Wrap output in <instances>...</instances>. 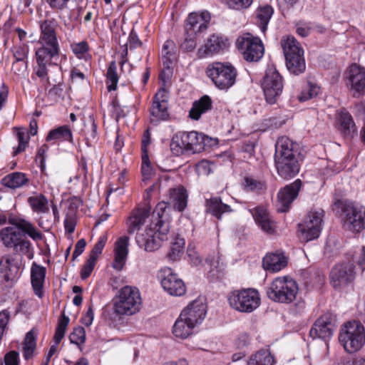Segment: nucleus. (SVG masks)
Returning <instances> with one entry per match:
<instances>
[{"label": "nucleus", "mask_w": 365, "mask_h": 365, "mask_svg": "<svg viewBox=\"0 0 365 365\" xmlns=\"http://www.w3.org/2000/svg\"><path fill=\"white\" fill-rule=\"evenodd\" d=\"M40 46L36 48L37 67L36 74L42 80H48L47 66L58 65L62 58L60 56L59 43L56 36V24L49 20L41 24Z\"/></svg>", "instance_id": "1"}, {"label": "nucleus", "mask_w": 365, "mask_h": 365, "mask_svg": "<svg viewBox=\"0 0 365 365\" xmlns=\"http://www.w3.org/2000/svg\"><path fill=\"white\" fill-rule=\"evenodd\" d=\"M167 204L165 202H159L153 212L152 218L145 229L138 232L135 237L137 245L147 252L157 250L161 242L166 239L170 230L165 210Z\"/></svg>", "instance_id": "2"}, {"label": "nucleus", "mask_w": 365, "mask_h": 365, "mask_svg": "<svg viewBox=\"0 0 365 365\" xmlns=\"http://www.w3.org/2000/svg\"><path fill=\"white\" fill-rule=\"evenodd\" d=\"M299 155L297 143L286 136H282L277 140L275 145L274 163L279 175L289 179L299 173Z\"/></svg>", "instance_id": "3"}, {"label": "nucleus", "mask_w": 365, "mask_h": 365, "mask_svg": "<svg viewBox=\"0 0 365 365\" xmlns=\"http://www.w3.org/2000/svg\"><path fill=\"white\" fill-rule=\"evenodd\" d=\"M299 292L297 282L290 277H276L267 290L268 298L275 302L290 304L294 302Z\"/></svg>", "instance_id": "4"}, {"label": "nucleus", "mask_w": 365, "mask_h": 365, "mask_svg": "<svg viewBox=\"0 0 365 365\" xmlns=\"http://www.w3.org/2000/svg\"><path fill=\"white\" fill-rule=\"evenodd\" d=\"M227 301L232 309L247 314L253 312L261 304L259 292L252 288L231 292L227 297Z\"/></svg>", "instance_id": "5"}, {"label": "nucleus", "mask_w": 365, "mask_h": 365, "mask_svg": "<svg viewBox=\"0 0 365 365\" xmlns=\"http://www.w3.org/2000/svg\"><path fill=\"white\" fill-rule=\"evenodd\" d=\"M339 341L348 353H354L360 350L365 344L364 326L356 321L346 323L340 331Z\"/></svg>", "instance_id": "6"}, {"label": "nucleus", "mask_w": 365, "mask_h": 365, "mask_svg": "<svg viewBox=\"0 0 365 365\" xmlns=\"http://www.w3.org/2000/svg\"><path fill=\"white\" fill-rule=\"evenodd\" d=\"M142 307V299L138 288L123 287L114 302V312L118 315L130 316L138 313Z\"/></svg>", "instance_id": "7"}, {"label": "nucleus", "mask_w": 365, "mask_h": 365, "mask_svg": "<svg viewBox=\"0 0 365 365\" xmlns=\"http://www.w3.org/2000/svg\"><path fill=\"white\" fill-rule=\"evenodd\" d=\"M206 74L220 90H227L236 81L237 71L230 63L214 62L207 66Z\"/></svg>", "instance_id": "8"}, {"label": "nucleus", "mask_w": 365, "mask_h": 365, "mask_svg": "<svg viewBox=\"0 0 365 365\" xmlns=\"http://www.w3.org/2000/svg\"><path fill=\"white\" fill-rule=\"evenodd\" d=\"M210 19V14L207 11L189 14L185 25L186 36L182 43L183 49L191 51L195 48L196 36L207 29Z\"/></svg>", "instance_id": "9"}, {"label": "nucleus", "mask_w": 365, "mask_h": 365, "mask_svg": "<svg viewBox=\"0 0 365 365\" xmlns=\"http://www.w3.org/2000/svg\"><path fill=\"white\" fill-rule=\"evenodd\" d=\"M173 154L179 155L185 151L198 153L204 149L203 138L195 131L175 134L170 143Z\"/></svg>", "instance_id": "10"}, {"label": "nucleus", "mask_w": 365, "mask_h": 365, "mask_svg": "<svg viewBox=\"0 0 365 365\" xmlns=\"http://www.w3.org/2000/svg\"><path fill=\"white\" fill-rule=\"evenodd\" d=\"M236 46L243 58L250 62L259 61L264 51L261 39L250 34L239 36L236 41Z\"/></svg>", "instance_id": "11"}, {"label": "nucleus", "mask_w": 365, "mask_h": 365, "mask_svg": "<svg viewBox=\"0 0 365 365\" xmlns=\"http://www.w3.org/2000/svg\"><path fill=\"white\" fill-rule=\"evenodd\" d=\"M262 88L267 103L274 104L283 90L282 77L274 66H269L262 82Z\"/></svg>", "instance_id": "12"}, {"label": "nucleus", "mask_w": 365, "mask_h": 365, "mask_svg": "<svg viewBox=\"0 0 365 365\" xmlns=\"http://www.w3.org/2000/svg\"><path fill=\"white\" fill-rule=\"evenodd\" d=\"M323 217V210H311L304 222L299 225L301 238L307 242L318 238L322 229Z\"/></svg>", "instance_id": "13"}, {"label": "nucleus", "mask_w": 365, "mask_h": 365, "mask_svg": "<svg viewBox=\"0 0 365 365\" xmlns=\"http://www.w3.org/2000/svg\"><path fill=\"white\" fill-rule=\"evenodd\" d=\"M365 210L352 204L342 207L341 220L344 229L351 232H360L364 227Z\"/></svg>", "instance_id": "14"}, {"label": "nucleus", "mask_w": 365, "mask_h": 365, "mask_svg": "<svg viewBox=\"0 0 365 365\" xmlns=\"http://www.w3.org/2000/svg\"><path fill=\"white\" fill-rule=\"evenodd\" d=\"M336 328V317L334 314L327 312L320 316L313 324L309 336L324 341L329 339Z\"/></svg>", "instance_id": "15"}, {"label": "nucleus", "mask_w": 365, "mask_h": 365, "mask_svg": "<svg viewBox=\"0 0 365 365\" xmlns=\"http://www.w3.org/2000/svg\"><path fill=\"white\" fill-rule=\"evenodd\" d=\"M163 289L172 296H182L186 292L184 282L169 267L162 268L158 274Z\"/></svg>", "instance_id": "16"}, {"label": "nucleus", "mask_w": 365, "mask_h": 365, "mask_svg": "<svg viewBox=\"0 0 365 365\" xmlns=\"http://www.w3.org/2000/svg\"><path fill=\"white\" fill-rule=\"evenodd\" d=\"M354 278V266L350 263L337 264L330 273L331 284L335 289L340 290L349 286Z\"/></svg>", "instance_id": "17"}, {"label": "nucleus", "mask_w": 365, "mask_h": 365, "mask_svg": "<svg viewBox=\"0 0 365 365\" xmlns=\"http://www.w3.org/2000/svg\"><path fill=\"white\" fill-rule=\"evenodd\" d=\"M348 82L350 91L354 98H360L365 94V68L356 63L349 66Z\"/></svg>", "instance_id": "18"}, {"label": "nucleus", "mask_w": 365, "mask_h": 365, "mask_svg": "<svg viewBox=\"0 0 365 365\" xmlns=\"http://www.w3.org/2000/svg\"><path fill=\"white\" fill-rule=\"evenodd\" d=\"M168 100V94L166 89L160 88L153 97V104L150 109L152 122L158 123L168 118L169 115Z\"/></svg>", "instance_id": "19"}, {"label": "nucleus", "mask_w": 365, "mask_h": 365, "mask_svg": "<svg viewBox=\"0 0 365 365\" xmlns=\"http://www.w3.org/2000/svg\"><path fill=\"white\" fill-rule=\"evenodd\" d=\"M206 306L200 299H195L185 307L180 315L186 319L190 324L196 327L202 323L206 315Z\"/></svg>", "instance_id": "20"}, {"label": "nucleus", "mask_w": 365, "mask_h": 365, "mask_svg": "<svg viewBox=\"0 0 365 365\" xmlns=\"http://www.w3.org/2000/svg\"><path fill=\"white\" fill-rule=\"evenodd\" d=\"M229 46L228 39L222 36L212 34L197 51L199 58H205L219 53Z\"/></svg>", "instance_id": "21"}, {"label": "nucleus", "mask_w": 365, "mask_h": 365, "mask_svg": "<svg viewBox=\"0 0 365 365\" xmlns=\"http://www.w3.org/2000/svg\"><path fill=\"white\" fill-rule=\"evenodd\" d=\"M301 187L302 181L298 179L279 190L277 195L279 212H284L288 210L291 203L297 197Z\"/></svg>", "instance_id": "22"}, {"label": "nucleus", "mask_w": 365, "mask_h": 365, "mask_svg": "<svg viewBox=\"0 0 365 365\" xmlns=\"http://www.w3.org/2000/svg\"><path fill=\"white\" fill-rule=\"evenodd\" d=\"M129 252V237L122 236L117 239L114 243L113 253L114 258L112 267L117 271H121L128 258Z\"/></svg>", "instance_id": "23"}, {"label": "nucleus", "mask_w": 365, "mask_h": 365, "mask_svg": "<svg viewBox=\"0 0 365 365\" xmlns=\"http://www.w3.org/2000/svg\"><path fill=\"white\" fill-rule=\"evenodd\" d=\"M20 265L14 257L11 255L4 256L0 261V272L6 282H14L19 273Z\"/></svg>", "instance_id": "24"}, {"label": "nucleus", "mask_w": 365, "mask_h": 365, "mask_svg": "<svg viewBox=\"0 0 365 365\" xmlns=\"http://www.w3.org/2000/svg\"><path fill=\"white\" fill-rule=\"evenodd\" d=\"M150 206H144L133 211L131 215L127 220V232L132 235L135 231L139 230L140 227L145 222L149 217Z\"/></svg>", "instance_id": "25"}, {"label": "nucleus", "mask_w": 365, "mask_h": 365, "mask_svg": "<svg viewBox=\"0 0 365 365\" xmlns=\"http://www.w3.org/2000/svg\"><path fill=\"white\" fill-rule=\"evenodd\" d=\"M251 212L256 222L262 230L267 233H272L275 230V222L264 207H257Z\"/></svg>", "instance_id": "26"}, {"label": "nucleus", "mask_w": 365, "mask_h": 365, "mask_svg": "<svg viewBox=\"0 0 365 365\" xmlns=\"http://www.w3.org/2000/svg\"><path fill=\"white\" fill-rule=\"evenodd\" d=\"M287 264L286 257L281 253L267 255L262 259L263 268L270 272H277Z\"/></svg>", "instance_id": "27"}, {"label": "nucleus", "mask_w": 365, "mask_h": 365, "mask_svg": "<svg viewBox=\"0 0 365 365\" xmlns=\"http://www.w3.org/2000/svg\"><path fill=\"white\" fill-rule=\"evenodd\" d=\"M336 120L339 125V130L344 136H353L356 128L351 114L344 108L336 113Z\"/></svg>", "instance_id": "28"}, {"label": "nucleus", "mask_w": 365, "mask_h": 365, "mask_svg": "<svg viewBox=\"0 0 365 365\" xmlns=\"http://www.w3.org/2000/svg\"><path fill=\"white\" fill-rule=\"evenodd\" d=\"M46 277V268L34 262L31 268V279L35 294L41 297Z\"/></svg>", "instance_id": "29"}, {"label": "nucleus", "mask_w": 365, "mask_h": 365, "mask_svg": "<svg viewBox=\"0 0 365 365\" xmlns=\"http://www.w3.org/2000/svg\"><path fill=\"white\" fill-rule=\"evenodd\" d=\"M195 327L186 319L179 315L173 326L172 333L176 338L185 339L192 334Z\"/></svg>", "instance_id": "30"}, {"label": "nucleus", "mask_w": 365, "mask_h": 365, "mask_svg": "<svg viewBox=\"0 0 365 365\" xmlns=\"http://www.w3.org/2000/svg\"><path fill=\"white\" fill-rule=\"evenodd\" d=\"M69 317L66 316L64 313L58 319V325L53 336L55 344L52 345L50 347L49 351L46 355L47 356L51 358L52 356L56 352L58 345L65 335V332L69 323Z\"/></svg>", "instance_id": "31"}, {"label": "nucleus", "mask_w": 365, "mask_h": 365, "mask_svg": "<svg viewBox=\"0 0 365 365\" xmlns=\"http://www.w3.org/2000/svg\"><path fill=\"white\" fill-rule=\"evenodd\" d=\"M212 108V100L207 96H202L200 100L195 101L189 112V116L192 120H197L202 114Z\"/></svg>", "instance_id": "32"}, {"label": "nucleus", "mask_w": 365, "mask_h": 365, "mask_svg": "<svg viewBox=\"0 0 365 365\" xmlns=\"http://www.w3.org/2000/svg\"><path fill=\"white\" fill-rule=\"evenodd\" d=\"M281 46L285 58L304 54L303 48L294 36H283L281 39Z\"/></svg>", "instance_id": "33"}, {"label": "nucleus", "mask_w": 365, "mask_h": 365, "mask_svg": "<svg viewBox=\"0 0 365 365\" xmlns=\"http://www.w3.org/2000/svg\"><path fill=\"white\" fill-rule=\"evenodd\" d=\"M21 238L19 229L16 227H6L0 231V240L6 247H13Z\"/></svg>", "instance_id": "34"}, {"label": "nucleus", "mask_w": 365, "mask_h": 365, "mask_svg": "<svg viewBox=\"0 0 365 365\" xmlns=\"http://www.w3.org/2000/svg\"><path fill=\"white\" fill-rule=\"evenodd\" d=\"M206 205L207 212L217 219H220L222 214L232 212L230 206L223 203L220 197H211L207 200Z\"/></svg>", "instance_id": "35"}, {"label": "nucleus", "mask_w": 365, "mask_h": 365, "mask_svg": "<svg viewBox=\"0 0 365 365\" xmlns=\"http://www.w3.org/2000/svg\"><path fill=\"white\" fill-rule=\"evenodd\" d=\"M32 211L37 214H46L49 212L48 201L43 194H35L27 199Z\"/></svg>", "instance_id": "36"}, {"label": "nucleus", "mask_w": 365, "mask_h": 365, "mask_svg": "<svg viewBox=\"0 0 365 365\" xmlns=\"http://www.w3.org/2000/svg\"><path fill=\"white\" fill-rule=\"evenodd\" d=\"M174 47V43L172 41H166L163 46L161 56L164 70L161 73V76L165 74L167 71H170L175 59Z\"/></svg>", "instance_id": "37"}, {"label": "nucleus", "mask_w": 365, "mask_h": 365, "mask_svg": "<svg viewBox=\"0 0 365 365\" xmlns=\"http://www.w3.org/2000/svg\"><path fill=\"white\" fill-rule=\"evenodd\" d=\"M286 66L289 71L294 75H299L305 71L306 63L304 54L285 58Z\"/></svg>", "instance_id": "38"}, {"label": "nucleus", "mask_w": 365, "mask_h": 365, "mask_svg": "<svg viewBox=\"0 0 365 365\" xmlns=\"http://www.w3.org/2000/svg\"><path fill=\"white\" fill-rule=\"evenodd\" d=\"M29 181L23 173L15 172L6 175L2 180V184L9 188L16 189L26 185Z\"/></svg>", "instance_id": "39"}, {"label": "nucleus", "mask_w": 365, "mask_h": 365, "mask_svg": "<svg viewBox=\"0 0 365 365\" xmlns=\"http://www.w3.org/2000/svg\"><path fill=\"white\" fill-rule=\"evenodd\" d=\"M274 358L269 351L262 349L252 354L247 365H274Z\"/></svg>", "instance_id": "40"}, {"label": "nucleus", "mask_w": 365, "mask_h": 365, "mask_svg": "<svg viewBox=\"0 0 365 365\" xmlns=\"http://www.w3.org/2000/svg\"><path fill=\"white\" fill-rule=\"evenodd\" d=\"M16 225L19 229V231H22L33 240L38 241L43 239L42 233L30 222L21 219L16 223Z\"/></svg>", "instance_id": "41"}, {"label": "nucleus", "mask_w": 365, "mask_h": 365, "mask_svg": "<svg viewBox=\"0 0 365 365\" xmlns=\"http://www.w3.org/2000/svg\"><path fill=\"white\" fill-rule=\"evenodd\" d=\"M272 14L273 9L269 5L261 6L257 10L256 16L262 33H264L267 31V24Z\"/></svg>", "instance_id": "42"}, {"label": "nucleus", "mask_w": 365, "mask_h": 365, "mask_svg": "<svg viewBox=\"0 0 365 365\" xmlns=\"http://www.w3.org/2000/svg\"><path fill=\"white\" fill-rule=\"evenodd\" d=\"M36 334L34 329L29 331L24 339L23 343L24 357L26 360L31 359L34 356V352L36 346Z\"/></svg>", "instance_id": "43"}, {"label": "nucleus", "mask_w": 365, "mask_h": 365, "mask_svg": "<svg viewBox=\"0 0 365 365\" xmlns=\"http://www.w3.org/2000/svg\"><path fill=\"white\" fill-rule=\"evenodd\" d=\"M170 195L175 208L179 211H182L185 208L187 205V194L186 190L183 187L171 190Z\"/></svg>", "instance_id": "44"}, {"label": "nucleus", "mask_w": 365, "mask_h": 365, "mask_svg": "<svg viewBox=\"0 0 365 365\" xmlns=\"http://www.w3.org/2000/svg\"><path fill=\"white\" fill-rule=\"evenodd\" d=\"M61 140L71 141L72 133L68 126H61L56 129L51 130L47 137L46 140Z\"/></svg>", "instance_id": "45"}, {"label": "nucleus", "mask_w": 365, "mask_h": 365, "mask_svg": "<svg viewBox=\"0 0 365 365\" xmlns=\"http://www.w3.org/2000/svg\"><path fill=\"white\" fill-rule=\"evenodd\" d=\"M185 247V240L182 238H177L172 243L170 250L167 255L172 261L178 260L182 255Z\"/></svg>", "instance_id": "46"}, {"label": "nucleus", "mask_w": 365, "mask_h": 365, "mask_svg": "<svg viewBox=\"0 0 365 365\" xmlns=\"http://www.w3.org/2000/svg\"><path fill=\"white\" fill-rule=\"evenodd\" d=\"M106 76L108 90L109 91L115 90L117 88L118 77L117 74V66L115 61L110 63Z\"/></svg>", "instance_id": "47"}, {"label": "nucleus", "mask_w": 365, "mask_h": 365, "mask_svg": "<svg viewBox=\"0 0 365 365\" xmlns=\"http://www.w3.org/2000/svg\"><path fill=\"white\" fill-rule=\"evenodd\" d=\"M320 92V87L313 83L309 82L307 87L303 90L298 98L300 101H306L316 97Z\"/></svg>", "instance_id": "48"}, {"label": "nucleus", "mask_w": 365, "mask_h": 365, "mask_svg": "<svg viewBox=\"0 0 365 365\" xmlns=\"http://www.w3.org/2000/svg\"><path fill=\"white\" fill-rule=\"evenodd\" d=\"M18 140V147L14 150V155H16L21 152L24 151L27 147L29 141V134L26 133L25 129H19L16 133Z\"/></svg>", "instance_id": "49"}, {"label": "nucleus", "mask_w": 365, "mask_h": 365, "mask_svg": "<svg viewBox=\"0 0 365 365\" xmlns=\"http://www.w3.org/2000/svg\"><path fill=\"white\" fill-rule=\"evenodd\" d=\"M141 173L143 182L151 179L154 175V170L149 160L148 154L142 155Z\"/></svg>", "instance_id": "50"}, {"label": "nucleus", "mask_w": 365, "mask_h": 365, "mask_svg": "<svg viewBox=\"0 0 365 365\" xmlns=\"http://www.w3.org/2000/svg\"><path fill=\"white\" fill-rule=\"evenodd\" d=\"M69 340L71 343L81 347L86 341V331L84 328L81 327L74 328L73 331L70 334Z\"/></svg>", "instance_id": "51"}, {"label": "nucleus", "mask_w": 365, "mask_h": 365, "mask_svg": "<svg viewBox=\"0 0 365 365\" xmlns=\"http://www.w3.org/2000/svg\"><path fill=\"white\" fill-rule=\"evenodd\" d=\"M16 251L21 252L23 254L26 255L29 259L33 258V252L31 251V243L24 239H21V237L18 241V243L13 247Z\"/></svg>", "instance_id": "52"}, {"label": "nucleus", "mask_w": 365, "mask_h": 365, "mask_svg": "<svg viewBox=\"0 0 365 365\" xmlns=\"http://www.w3.org/2000/svg\"><path fill=\"white\" fill-rule=\"evenodd\" d=\"M108 240V235L107 234L104 233L101 235L96 242V244L94 245L93 248L90 252V256L93 257L96 259H98L99 255L102 253V251L107 242Z\"/></svg>", "instance_id": "53"}, {"label": "nucleus", "mask_w": 365, "mask_h": 365, "mask_svg": "<svg viewBox=\"0 0 365 365\" xmlns=\"http://www.w3.org/2000/svg\"><path fill=\"white\" fill-rule=\"evenodd\" d=\"M205 266H207L206 269H209L212 275H215V272H218L220 269V259L217 255H210L207 257Z\"/></svg>", "instance_id": "54"}, {"label": "nucleus", "mask_w": 365, "mask_h": 365, "mask_svg": "<svg viewBox=\"0 0 365 365\" xmlns=\"http://www.w3.org/2000/svg\"><path fill=\"white\" fill-rule=\"evenodd\" d=\"M72 50L73 53L79 58H86L88 56V44L85 41H81L72 45Z\"/></svg>", "instance_id": "55"}, {"label": "nucleus", "mask_w": 365, "mask_h": 365, "mask_svg": "<svg viewBox=\"0 0 365 365\" xmlns=\"http://www.w3.org/2000/svg\"><path fill=\"white\" fill-rule=\"evenodd\" d=\"M96 260L97 259L89 255L88 259L86 260L85 264L83 265L81 269V277L83 279L88 278L91 275V272H93L95 267Z\"/></svg>", "instance_id": "56"}, {"label": "nucleus", "mask_w": 365, "mask_h": 365, "mask_svg": "<svg viewBox=\"0 0 365 365\" xmlns=\"http://www.w3.org/2000/svg\"><path fill=\"white\" fill-rule=\"evenodd\" d=\"M295 26L297 34L302 37L307 36L313 28L312 23L304 21L297 22Z\"/></svg>", "instance_id": "57"}, {"label": "nucleus", "mask_w": 365, "mask_h": 365, "mask_svg": "<svg viewBox=\"0 0 365 365\" xmlns=\"http://www.w3.org/2000/svg\"><path fill=\"white\" fill-rule=\"evenodd\" d=\"M71 0H46L51 9L59 11L68 8V4Z\"/></svg>", "instance_id": "58"}, {"label": "nucleus", "mask_w": 365, "mask_h": 365, "mask_svg": "<svg viewBox=\"0 0 365 365\" xmlns=\"http://www.w3.org/2000/svg\"><path fill=\"white\" fill-rule=\"evenodd\" d=\"M227 5L234 9L248 8L252 3V0H226Z\"/></svg>", "instance_id": "59"}, {"label": "nucleus", "mask_w": 365, "mask_h": 365, "mask_svg": "<svg viewBox=\"0 0 365 365\" xmlns=\"http://www.w3.org/2000/svg\"><path fill=\"white\" fill-rule=\"evenodd\" d=\"M196 171L199 175H207L211 172V165L207 160H202L196 165Z\"/></svg>", "instance_id": "60"}, {"label": "nucleus", "mask_w": 365, "mask_h": 365, "mask_svg": "<svg viewBox=\"0 0 365 365\" xmlns=\"http://www.w3.org/2000/svg\"><path fill=\"white\" fill-rule=\"evenodd\" d=\"M19 354L16 351H11L4 356L5 365H19Z\"/></svg>", "instance_id": "61"}, {"label": "nucleus", "mask_w": 365, "mask_h": 365, "mask_svg": "<svg viewBox=\"0 0 365 365\" xmlns=\"http://www.w3.org/2000/svg\"><path fill=\"white\" fill-rule=\"evenodd\" d=\"M12 70L17 75H24L27 70L26 61H15L13 63Z\"/></svg>", "instance_id": "62"}, {"label": "nucleus", "mask_w": 365, "mask_h": 365, "mask_svg": "<svg viewBox=\"0 0 365 365\" xmlns=\"http://www.w3.org/2000/svg\"><path fill=\"white\" fill-rule=\"evenodd\" d=\"M28 55V48L25 46L16 47L14 51V56L16 61H26Z\"/></svg>", "instance_id": "63"}, {"label": "nucleus", "mask_w": 365, "mask_h": 365, "mask_svg": "<svg viewBox=\"0 0 365 365\" xmlns=\"http://www.w3.org/2000/svg\"><path fill=\"white\" fill-rule=\"evenodd\" d=\"M76 220L72 216H67L64 220L65 230L70 234L73 233L76 227Z\"/></svg>", "instance_id": "64"}]
</instances>
